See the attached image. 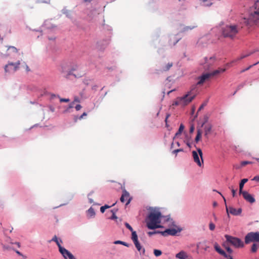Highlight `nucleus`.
Instances as JSON below:
<instances>
[{
  "label": "nucleus",
  "instance_id": "1",
  "mask_svg": "<svg viewBox=\"0 0 259 259\" xmlns=\"http://www.w3.org/2000/svg\"><path fill=\"white\" fill-rule=\"evenodd\" d=\"M249 17L241 18L239 23L229 24L222 28V34L224 37L230 39H235L243 27L242 24L251 26L259 23V1H256L251 7Z\"/></svg>",
  "mask_w": 259,
  "mask_h": 259
},
{
  "label": "nucleus",
  "instance_id": "2",
  "mask_svg": "<svg viewBox=\"0 0 259 259\" xmlns=\"http://www.w3.org/2000/svg\"><path fill=\"white\" fill-rule=\"evenodd\" d=\"M161 213L159 211L154 210L148 215L146 220L147 227L150 229H155L161 228L159 224L161 222Z\"/></svg>",
  "mask_w": 259,
  "mask_h": 259
},
{
  "label": "nucleus",
  "instance_id": "3",
  "mask_svg": "<svg viewBox=\"0 0 259 259\" xmlns=\"http://www.w3.org/2000/svg\"><path fill=\"white\" fill-rule=\"evenodd\" d=\"M196 95L197 90L196 88L194 87L187 94L182 97H180L182 106H185L188 105L195 98Z\"/></svg>",
  "mask_w": 259,
  "mask_h": 259
},
{
  "label": "nucleus",
  "instance_id": "4",
  "mask_svg": "<svg viewBox=\"0 0 259 259\" xmlns=\"http://www.w3.org/2000/svg\"><path fill=\"white\" fill-rule=\"evenodd\" d=\"M226 242L235 248H241L244 246L243 242L239 238L229 235H225Z\"/></svg>",
  "mask_w": 259,
  "mask_h": 259
},
{
  "label": "nucleus",
  "instance_id": "5",
  "mask_svg": "<svg viewBox=\"0 0 259 259\" xmlns=\"http://www.w3.org/2000/svg\"><path fill=\"white\" fill-rule=\"evenodd\" d=\"M1 56L3 57L11 56L12 54H18L17 49L12 46L5 47L0 50Z\"/></svg>",
  "mask_w": 259,
  "mask_h": 259
},
{
  "label": "nucleus",
  "instance_id": "6",
  "mask_svg": "<svg viewBox=\"0 0 259 259\" xmlns=\"http://www.w3.org/2000/svg\"><path fill=\"white\" fill-rule=\"evenodd\" d=\"M20 62L18 61L15 63L10 62L5 66L6 73H13L18 70L20 68Z\"/></svg>",
  "mask_w": 259,
  "mask_h": 259
},
{
  "label": "nucleus",
  "instance_id": "7",
  "mask_svg": "<svg viewBox=\"0 0 259 259\" xmlns=\"http://www.w3.org/2000/svg\"><path fill=\"white\" fill-rule=\"evenodd\" d=\"M251 242H259V232H250L245 237V243L248 244Z\"/></svg>",
  "mask_w": 259,
  "mask_h": 259
},
{
  "label": "nucleus",
  "instance_id": "8",
  "mask_svg": "<svg viewBox=\"0 0 259 259\" xmlns=\"http://www.w3.org/2000/svg\"><path fill=\"white\" fill-rule=\"evenodd\" d=\"M197 151H193L192 152V155L194 162H195L198 166H201L202 163H203L202 159V151L200 148L197 149Z\"/></svg>",
  "mask_w": 259,
  "mask_h": 259
},
{
  "label": "nucleus",
  "instance_id": "9",
  "mask_svg": "<svg viewBox=\"0 0 259 259\" xmlns=\"http://www.w3.org/2000/svg\"><path fill=\"white\" fill-rule=\"evenodd\" d=\"M131 238L136 248L140 252V254L143 255L145 254V249L144 248H143L141 244H140L138 241V235L137 234V233H133V236H132Z\"/></svg>",
  "mask_w": 259,
  "mask_h": 259
},
{
  "label": "nucleus",
  "instance_id": "10",
  "mask_svg": "<svg viewBox=\"0 0 259 259\" xmlns=\"http://www.w3.org/2000/svg\"><path fill=\"white\" fill-rule=\"evenodd\" d=\"M219 193L222 196V197L224 199V200L225 203L226 211H227L228 214H229V213H231V214L234 215H238L241 213L242 209L241 208H239L238 209H236L231 206L228 207L227 203H226L225 198L222 195V194L221 193L219 192Z\"/></svg>",
  "mask_w": 259,
  "mask_h": 259
},
{
  "label": "nucleus",
  "instance_id": "11",
  "mask_svg": "<svg viewBox=\"0 0 259 259\" xmlns=\"http://www.w3.org/2000/svg\"><path fill=\"white\" fill-rule=\"evenodd\" d=\"M120 200L122 203L125 202L126 205H128L131 200L129 193L124 190L122 191V194L120 198Z\"/></svg>",
  "mask_w": 259,
  "mask_h": 259
},
{
  "label": "nucleus",
  "instance_id": "12",
  "mask_svg": "<svg viewBox=\"0 0 259 259\" xmlns=\"http://www.w3.org/2000/svg\"><path fill=\"white\" fill-rule=\"evenodd\" d=\"M210 77L211 74L209 73L202 74L198 78V81L197 82V84L202 85L204 82L208 80Z\"/></svg>",
  "mask_w": 259,
  "mask_h": 259
},
{
  "label": "nucleus",
  "instance_id": "13",
  "mask_svg": "<svg viewBox=\"0 0 259 259\" xmlns=\"http://www.w3.org/2000/svg\"><path fill=\"white\" fill-rule=\"evenodd\" d=\"M176 257L179 259H193L191 255L183 250L176 254Z\"/></svg>",
  "mask_w": 259,
  "mask_h": 259
},
{
  "label": "nucleus",
  "instance_id": "14",
  "mask_svg": "<svg viewBox=\"0 0 259 259\" xmlns=\"http://www.w3.org/2000/svg\"><path fill=\"white\" fill-rule=\"evenodd\" d=\"M241 194L242 195L244 199L250 203H253L255 201L253 197L247 191H244L243 193H241Z\"/></svg>",
  "mask_w": 259,
  "mask_h": 259
},
{
  "label": "nucleus",
  "instance_id": "15",
  "mask_svg": "<svg viewBox=\"0 0 259 259\" xmlns=\"http://www.w3.org/2000/svg\"><path fill=\"white\" fill-rule=\"evenodd\" d=\"M181 231V230H177L175 228H172V229H166V230H165L164 231L161 232L162 234L163 235V236H166L167 235H175L178 232H180Z\"/></svg>",
  "mask_w": 259,
  "mask_h": 259
},
{
  "label": "nucleus",
  "instance_id": "16",
  "mask_svg": "<svg viewBox=\"0 0 259 259\" xmlns=\"http://www.w3.org/2000/svg\"><path fill=\"white\" fill-rule=\"evenodd\" d=\"M212 125L210 123H208L205 125L204 127V136L206 138H208L209 135L211 133L212 130Z\"/></svg>",
  "mask_w": 259,
  "mask_h": 259
},
{
  "label": "nucleus",
  "instance_id": "17",
  "mask_svg": "<svg viewBox=\"0 0 259 259\" xmlns=\"http://www.w3.org/2000/svg\"><path fill=\"white\" fill-rule=\"evenodd\" d=\"M255 52H256V51L254 50V51H250L249 52H248L247 53H246V54H242L240 57H239L237 58H236L233 62H236L240 61L241 60H242V59H244L245 58H246V57L251 55L252 54L254 53Z\"/></svg>",
  "mask_w": 259,
  "mask_h": 259
},
{
  "label": "nucleus",
  "instance_id": "18",
  "mask_svg": "<svg viewBox=\"0 0 259 259\" xmlns=\"http://www.w3.org/2000/svg\"><path fill=\"white\" fill-rule=\"evenodd\" d=\"M247 181H248L247 179H243L241 181V182L239 184V194H241V193H243V192H244V191H243V188L244 184L245 183H246Z\"/></svg>",
  "mask_w": 259,
  "mask_h": 259
},
{
  "label": "nucleus",
  "instance_id": "19",
  "mask_svg": "<svg viewBox=\"0 0 259 259\" xmlns=\"http://www.w3.org/2000/svg\"><path fill=\"white\" fill-rule=\"evenodd\" d=\"M214 248L217 252H218L219 254H225V251L222 250L220 246L217 243H215L214 244Z\"/></svg>",
  "mask_w": 259,
  "mask_h": 259
},
{
  "label": "nucleus",
  "instance_id": "20",
  "mask_svg": "<svg viewBox=\"0 0 259 259\" xmlns=\"http://www.w3.org/2000/svg\"><path fill=\"white\" fill-rule=\"evenodd\" d=\"M56 243L57 245H58V246L59 247V251L62 254L63 257H65V248L61 246V245L60 244V243L59 241V240H57L56 242Z\"/></svg>",
  "mask_w": 259,
  "mask_h": 259
},
{
  "label": "nucleus",
  "instance_id": "21",
  "mask_svg": "<svg viewBox=\"0 0 259 259\" xmlns=\"http://www.w3.org/2000/svg\"><path fill=\"white\" fill-rule=\"evenodd\" d=\"M87 215L89 218H93L95 215V210L92 207H90L87 211Z\"/></svg>",
  "mask_w": 259,
  "mask_h": 259
},
{
  "label": "nucleus",
  "instance_id": "22",
  "mask_svg": "<svg viewBox=\"0 0 259 259\" xmlns=\"http://www.w3.org/2000/svg\"><path fill=\"white\" fill-rule=\"evenodd\" d=\"M44 26L47 29H52L54 27L51 20H46L44 22Z\"/></svg>",
  "mask_w": 259,
  "mask_h": 259
},
{
  "label": "nucleus",
  "instance_id": "23",
  "mask_svg": "<svg viewBox=\"0 0 259 259\" xmlns=\"http://www.w3.org/2000/svg\"><path fill=\"white\" fill-rule=\"evenodd\" d=\"M198 246H200V247L201 249H203V250H205V251H207V249L209 248V246H208V245L206 244V242H202V243H201V242H200V243H199V244L198 245Z\"/></svg>",
  "mask_w": 259,
  "mask_h": 259
},
{
  "label": "nucleus",
  "instance_id": "24",
  "mask_svg": "<svg viewBox=\"0 0 259 259\" xmlns=\"http://www.w3.org/2000/svg\"><path fill=\"white\" fill-rule=\"evenodd\" d=\"M201 134L202 132L200 129H198L197 131V135L196 136V138L195 139V141L196 143L198 142V141L200 140V139L201 138Z\"/></svg>",
  "mask_w": 259,
  "mask_h": 259
},
{
  "label": "nucleus",
  "instance_id": "25",
  "mask_svg": "<svg viewBox=\"0 0 259 259\" xmlns=\"http://www.w3.org/2000/svg\"><path fill=\"white\" fill-rule=\"evenodd\" d=\"M66 259H77L70 252L66 249Z\"/></svg>",
  "mask_w": 259,
  "mask_h": 259
},
{
  "label": "nucleus",
  "instance_id": "26",
  "mask_svg": "<svg viewBox=\"0 0 259 259\" xmlns=\"http://www.w3.org/2000/svg\"><path fill=\"white\" fill-rule=\"evenodd\" d=\"M225 71V69H217L214 71H213L211 73H209V74H211V76H214V75H217L221 72H223Z\"/></svg>",
  "mask_w": 259,
  "mask_h": 259
},
{
  "label": "nucleus",
  "instance_id": "27",
  "mask_svg": "<svg viewBox=\"0 0 259 259\" xmlns=\"http://www.w3.org/2000/svg\"><path fill=\"white\" fill-rule=\"evenodd\" d=\"M184 126L183 125V124H181L179 127V129L178 131L176 133L174 138L175 137L178 136L180 134H181V133L183 132V131L184 130Z\"/></svg>",
  "mask_w": 259,
  "mask_h": 259
},
{
  "label": "nucleus",
  "instance_id": "28",
  "mask_svg": "<svg viewBox=\"0 0 259 259\" xmlns=\"http://www.w3.org/2000/svg\"><path fill=\"white\" fill-rule=\"evenodd\" d=\"M227 243H228L227 242L224 243L223 244V246L225 248V249L229 254H232L233 253V250L227 245Z\"/></svg>",
  "mask_w": 259,
  "mask_h": 259
},
{
  "label": "nucleus",
  "instance_id": "29",
  "mask_svg": "<svg viewBox=\"0 0 259 259\" xmlns=\"http://www.w3.org/2000/svg\"><path fill=\"white\" fill-rule=\"evenodd\" d=\"M172 63H168L165 66L163 67L162 71H168L172 66Z\"/></svg>",
  "mask_w": 259,
  "mask_h": 259
},
{
  "label": "nucleus",
  "instance_id": "30",
  "mask_svg": "<svg viewBox=\"0 0 259 259\" xmlns=\"http://www.w3.org/2000/svg\"><path fill=\"white\" fill-rule=\"evenodd\" d=\"M114 244H122L124 246H125L126 247H128V244L125 242H123V241H120V240H117V241H115L114 242Z\"/></svg>",
  "mask_w": 259,
  "mask_h": 259
},
{
  "label": "nucleus",
  "instance_id": "31",
  "mask_svg": "<svg viewBox=\"0 0 259 259\" xmlns=\"http://www.w3.org/2000/svg\"><path fill=\"white\" fill-rule=\"evenodd\" d=\"M196 27H197L196 25H194V26H186L183 28V31H187L190 30H192V29L196 28Z\"/></svg>",
  "mask_w": 259,
  "mask_h": 259
},
{
  "label": "nucleus",
  "instance_id": "32",
  "mask_svg": "<svg viewBox=\"0 0 259 259\" xmlns=\"http://www.w3.org/2000/svg\"><path fill=\"white\" fill-rule=\"evenodd\" d=\"M258 247L259 246H258L256 244L253 243L251 246V251L252 252H255L257 251Z\"/></svg>",
  "mask_w": 259,
  "mask_h": 259
},
{
  "label": "nucleus",
  "instance_id": "33",
  "mask_svg": "<svg viewBox=\"0 0 259 259\" xmlns=\"http://www.w3.org/2000/svg\"><path fill=\"white\" fill-rule=\"evenodd\" d=\"M125 227L129 230H130L131 232H132V236H133V233L135 232V233H136V231H134L133 230V228L131 226V225L127 223H125Z\"/></svg>",
  "mask_w": 259,
  "mask_h": 259
},
{
  "label": "nucleus",
  "instance_id": "34",
  "mask_svg": "<svg viewBox=\"0 0 259 259\" xmlns=\"http://www.w3.org/2000/svg\"><path fill=\"white\" fill-rule=\"evenodd\" d=\"M259 63V61L257 62L256 63H254V64L253 65H250L249 66H248L247 68H246L245 69H243L241 71H240V73H243L248 70H249L250 68H251L252 66H255L257 64H258Z\"/></svg>",
  "mask_w": 259,
  "mask_h": 259
},
{
  "label": "nucleus",
  "instance_id": "35",
  "mask_svg": "<svg viewBox=\"0 0 259 259\" xmlns=\"http://www.w3.org/2000/svg\"><path fill=\"white\" fill-rule=\"evenodd\" d=\"M231 254H227L225 252V254H221L222 256H223L225 259H233L232 256L231 255Z\"/></svg>",
  "mask_w": 259,
  "mask_h": 259
},
{
  "label": "nucleus",
  "instance_id": "36",
  "mask_svg": "<svg viewBox=\"0 0 259 259\" xmlns=\"http://www.w3.org/2000/svg\"><path fill=\"white\" fill-rule=\"evenodd\" d=\"M154 254L156 256H159L161 255L162 252L160 250L154 249Z\"/></svg>",
  "mask_w": 259,
  "mask_h": 259
},
{
  "label": "nucleus",
  "instance_id": "37",
  "mask_svg": "<svg viewBox=\"0 0 259 259\" xmlns=\"http://www.w3.org/2000/svg\"><path fill=\"white\" fill-rule=\"evenodd\" d=\"M173 105H180V106H182V103H181V101L180 98H178L177 99V100L174 102Z\"/></svg>",
  "mask_w": 259,
  "mask_h": 259
},
{
  "label": "nucleus",
  "instance_id": "38",
  "mask_svg": "<svg viewBox=\"0 0 259 259\" xmlns=\"http://www.w3.org/2000/svg\"><path fill=\"white\" fill-rule=\"evenodd\" d=\"M252 162H251V161H242L241 162V165L242 166H245L247 164H252Z\"/></svg>",
  "mask_w": 259,
  "mask_h": 259
},
{
  "label": "nucleus",
  "instance_id": "39",
  "mask_svg": "<svg viewBox=\"0 0 259 259\" xmlns=\"http://www.w3.org/2000/svg\"><path fill=\"white\" fill-rule=\"evenodd\" d=\"M215 225L212 223V222H210L209 224V228L211 231H213L215 229Z\"/></svg>",
  "mask_w": 259,
  "mask_h": 259
},
{
  "label": "nucleus",
  "instance_id": "40",
  "mask_svg": "<svg viewBox=\"0 0 259 259\" xmlns=\"http://www.w3.org/2000/svg\"><path fill=\"white\" fill-rule=\"evenodd\" d=\"M230 189H231V191H232V196L233 197H235L236 195V190H234L232 187H229Z\"/></svg>",
  "mask_w": 259,
  "mask_h": 259
},
{
  "label": "nucleus",
  "instance_id": "41",
  "mask_svg": "<svg viewBox=\"0 0 259 259\" xmlns=\"http://www.w3.org/2000/svg\"><path fill=\"white\" fill-rule=\"evenodd\" d=\"M183 151V149H176V150H174L172 153H174V154H175L176 155H177V154L179 152H181V151Z\"/></svg>",
  "mask_w": 259,
  "mask_h": 259
},
{
  "label": "nucleus",
  "instance_id": "42",
  "mask_svg": "<svg viewBox=\"0 0 259 259\" xmlns=\"http://www.w3.org/2000/svg\"><path fill=\"white\" fill-rule=\"evenodd\" d=\"M57 240H58V239L57 236L55 235L51 240L48 241V242L50 243L51 241H54L56 242Z\"/></svg>",
  "mask_w": 259,
  "mask_h": 259
},
{
  "label": "nucleus",
  "instance_id": "43",
  "mask_svg": "<svg viewBox=\"0 0 259 259\" xmlns=\"http://www.w3.org/2000/svg\"><path fill=\"white\" fill-rule=\"evenodd\" d=\"M252 180L259 183V175L255 176Z\"/></svg>",
  "mask_w": 259,
  "mask_h": 259
},
{
  "label": "nucleus",
  "instance_id": "44",
  "mask_svg": "<svg viewBox=\"0 0 259 259\" xmlns=\"http://www.w3.org/2000/svg\"><path fill=\"white\" fill-rule=\"evenodd\" d=\"M87 115V114L85 112H83V114L81 116H79L78 119L79 120H80L82 118H83L84 116H86Z\"/></svg>",
  "mask_w": 259,
  "mask_h": 259
},
{
  "label": "nucleus",
  "instance_id": "45",
  "mask_svg": "<svg viewBox=\"0 0 259 259\" xmlns=\"http://www.w3.org/2000/svg\"><path fill=\"white\" fill-rule=\"evenodd\" d=\"M81 108V105H80L79 104L76 105V106H75V109L77 111L79 110Z\"/></svg>",
  "mask_w": 259,
  "mask_h": 259
},
{
  "label": "nucleus",
  "instance_id": "46",
  "mask_svg": "<svg viewBox=\"0 0 259 259\" xmlns=\"http://www.w3.org/2000/svg\"><path fill=\"white\" fill-rule=\"evenodd\" d=\"M110 219L112 220L117 219V217L116 216L114 212H113L112 215Z\"/></svg>",
  "mask_w": 259,
  "mask_h": 259
},
{
  "label": "nucleus",
  "instance_id": "47",
  "mask_svg": "<svg viewBox=\"0 0 259 259\" xmlns=\"http://www.w3.org/2000/svg\"><path fill=\"white\" fill-rule=\"evenodd\" d=\"M24 68L27 71H29L30 70L28 66L25 64H24Z\"/></svg>",
  "mask_w": 259,
  "mask_h": 259
},
{
  "label": "nucleus",
  "instance_id": "48",
  "mask_svg": "<svg viewBox=\"0 0 259 259\" xmlns=\"http://www.w3.org/2000/svg\"><path fill=\"white\" fill-rule=\"evenodd\" d=\"M194 131V126L193 125H192L190 128V133H192Z\"/></svg>",
  "mask_w": 259,
  "mask_h": 259
},
{
  "label": "nucleus",
  "instance_id": "49",
  "mask_svg": "<svg viewBox=\"0 0 259 259\" xmlns=\"http://www.w3.org/2000/svg\"><path fill=\"white\" fill-rule=\"evenodd\" d=\"M106 208H105V207H104V206H101V208H100V211L102 213H104L105 210Z\"/></svg>",
  "mask_w": 259,
  "mask_h": 259
},
{
  "label": "nucleus",
  "instance_id": "50",
  "mask_svg": "<svg viewBox=\"0 0 259 259\" xmlns=\"http://www.w3.org/2000/svg\"><path fill=\"white\" fill-rule=\"evenodd\" d=\"M115 203H116V202H115V203H113L111 206H109V205H105L104 206V207H105V208L107 209V208H110V207H111V206H112L114 205L115 204Z\"/></svg>",
  "mask_w": 259,
  "mask_h": 259
},
{
  "label": "nucleus",
  "instance_id": "51",
  "mask_svg": "<svg viewBox=\"0 0 259 259\" xmlns=\"http://www.w3.org/2000/svg\"><path fill=\"white\" fill-rule=\"evenodd\" d=\"M207 120H208V117L207 116H205L204 117V122L202 123V126L204 125L205 123L207 121Z\"/></svg>",
  "mask_w": 259,
  "mask_h": 259
},
{
  "label": "nucleus",
  "instance_id": "52",
  "mask_svg": "<svg viewBox=\"0 0 259 259\" xmlns=\"http://www.w3.org/2000/svg\"><path fill=\"white\" fill-rule=\"evenodd\" d=\"M205 105V104H202L200 106V107H199V109H198V111H200L201 110V109H202L204 107V106Z\"/></svg>",
  "mask_w": 259,
  "mask_h": 259
},
{
  "label": "nucleus",
  "instance_id": "53",
  "mask_svg": "<svg viewBox=\"0 0 259 259\" xmlns=\"http://www.w3.org/2000/svg\"><path fill=\"white\" fill-rule=\"evenodd\" d=\"M169 114H167V115H166V117L165 119V123H167V119H168V118L169 117Z\"/></svg>",
  "mask_w": 259,
  "mask_h": 259
},
{
  "label": "nucleus",
  "instance_id": "54",
  "mask_svg": "<svg viewBox=\"0 0 259 259\" xmlns=\"http://www.w3.org/2000/svg\"><path fill=\"white\" fill-rule=\"evenodd\" d=\"M72 74L74 76H75L76 77V74H75V73H73L71 72V71H69V72L68 73V74H67V75H71V74Z\"/></svg>",
  "mask_w": 259,
  "mask_h": 259
},
{
  "label": "nucleus",
  "instance_id": "55",
  "mask_svg": "<svg viewBox=\"0 0 259 259\" xmlns=\"http://www.w3.org/2000/svg\"><path fill=\"white\" fill-rule=\"evenodd\" d=\"M60 102H65V98L60 99Z\"/></svg>",
  "mask_w": 259,
  "mask_h": 259
},
{
  "label": "nucleus",
  "instance_id": "56",
  "mask_svg": "<svg viewBox=\"0 0 259 259\" xmlns=\"http://www.w3.org/2000/svg\"><path fill=\"white\" fill-rule=\"evenodd\" d=\"M243 85H240L238 87L237 90H239L241 88H242Z\"/></svg>",
  "mask_w": 259,
  "mask_h": 259
},
{
  "label": "nucleus",
  "instance_id": "57",
  "mask_svg": "<svg viewBox=\"0 0 259 259\" xmlns=\"http://www.w3.org/2000/svg\"><path fill=\"white\" fill-rule=\"evenodd\" d=\"M187 145L189 147H191V144H190V143H189V142H187Z\"/></svg>",
  "mask_w": 259,
  "mask_h": 259
},
{
  "label": "nucleus",
  "instance_id": "58",
  "mask_svg": "<svg viewBox=\"0 0 259 259\" xmlns=\"http://www.w3.org/2000/svg\"><path fill=\"white\" fill-rule=\"evenodd\" d=\"M15 244L17 245L18 247H20V245L19 242H16Z\"/></svg>",
  "mask_w": 259,
  "mask_h": 259
},
{
  "label": "nucleus",
  "instance_id": "59",
  "mask_svg": "<svg viewBox=\"0 0 259 259\" xmlns=\"http://www.w3.org/2000/svg\"><path fill=\"white\" fill-rule=\"evenodd\" d=\"M48 39L49 40H54V39H55V38L54 37H48Z\"/></svg>",
  "mask_w": 259,
  "mask_h": 259
},
{
  "label": "nucleus",
  "instance_id": "60",
  "mask_svg": "<svg viewBox=\"0 0 259 259\" xmlns=\"http://www.w3.org/2000/svg\"><path fill=\"white\" fill-rule=\"evenodd\" d=\"M74 104V102H73L71 105L69 107V108H72L73 107V105Z\"/></svg>",
  "mask_w": 259,
  "mask_h": 259
},
{
  "label": "nucleus",
  "instance_id": "61",
  "mask_svg": "<svg viewBox=\"0 0 259 259\" xmlns=\"http://www.w3.org/2000/svg\"><path fill=\"white\" fill-rule=\"evenodd\" d=\"M89 202H90V203H92L93 202V201L92 199H89Z\"/></svg>",
  "mask_w": 259,
  "mask_h": 259
},
{
  "label": "nucleus",
  "instance_id": "62",
  "mask_svg": "<svg viewBox=\"0 0 259 259\" xmlns=\"http://www.w3.org/2000/svg\"><path fill=\"white\" fill-rule=\"evenodd\" d=\"M154 233H155L154 232H149L148 233V234H149L150 235H152V234H154Z\"/></svg>",
  "mask_w": 259,
  "mask_h": 259
},
{
  "label": "nucleus",
  "instance_id": "63",
  "mask_svg": "<svg viewBox=\"0 0 259 259\" xmlns=\"http://www.w3.org/2000/svg\"><path fill=\"white\" fill-rule=\"evenodd\" d=\"M55 97H56V96L55 95H53L52 96V99H53L54 98H55Z\"/></svg>",
  "mask_w": 259,
  "mask_h": 259
},
{
  "label": "nucleus",
  "instance_id": "64",
  "mask_svg": "<svg viewBox=\"0 0 259 259\" xmlns=\"http://www.w3.org/2000/svg\"><path fill=\"white\" fill-rule=\"evenodd\" d=\"M213 204V206H215L217 205V203L216 202H214Z\"/></svg>",
  "mask_w": 259,
  "mask_h": 259
}]
</instances>
